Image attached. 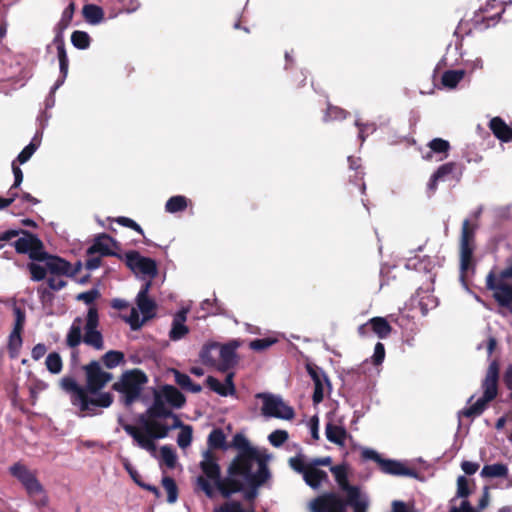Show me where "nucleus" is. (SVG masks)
<instances>
[{
    "mask_svg": "<svg viewBox=\"0 0 512 512\" xmlns=\"http://www.w3.org/2000/svg\"><path fill=\"white\" fill-rule=\"evenodd\" d=\"M153 403L147 411L137 417V424L122 423L123 430L135 443L153 456L156 454L155 440L168 436L171 430L181 426L173 409L185 403L184 395L174 386L164 385L154 390Z\"/></svg>",
    "mask_w": 512,
    "mask_h": 512,
    "instance_id": "f257e3e1",
    "label": "nucleus"
},
{
    "mask_svg": "<svg viewBox=\"0 0 512 512\" xmlns=\"http://www.w3.org/2000/svg\"><path fill=\"white\" fill-rule=\"evenodd\" d=\"M84 369L86 387L78 385L72 377H63L60 387L70 395L72 405L82 416H91L97 414L99 408H107L112 404V395L100 392L112 380V374L104 371L97 361H92Z\"/></svg>",
    "mask_w": 512,
    "mask_h": 512,
    "instance_id": "f03ea898",
    "label": "nucleus"
},
{
    "mask_svg": "<svg viewBox=\"0 0 512 512\" xmlns=\"http://www.w3.org/2000/svg\"><path fill=\"white\" fill-rule=\"evenodd\" d=\"M340 489L346 493L343 500L336 493L323 494L310 502L311 512H366L369 499L357 486L348 483L347 472L344 466L337 465L330 468Z\"/></svg>",
    "mask_w": 512,
    "mask_h": 512,
    "instance_id": "7ed1b4c3",
    "label": "nucleus"
},
{
    "mask_svg": "<svg viewBox=\"0 0 512 512\" xmlns=\"http://www.w3.org/2000/svg\"><path fill=\"white\" fill-rule=\"evenodd\" d=\"M200 467L205 477L199 476L197 478V484L209 498L214 496V489L209 481L213 483L225 498H229L232 494L240 492L245 486H253L249 480L242 478V473L233 463L229 466L227 477L222 479L217 458L210 450L203 452Z\"/></svg>",
    "mask_w": 512,
    "mask_h": 512,
    "instance_id": "20e7f679",
    "label": "nucleus"
},
{
    "mask_svg": "<svg viewBox=\"0 0 512 512\" xmlns=\"http://www.w3.org/2000/svg\"><path fill=\"white\" fill-rule=\"evenodd\" d=\"M232 446L240 451L232 463L240 470L242 478L249 480L253 486L263 483L268 477L267 467L248 440L242 434H236Z\"/></svg>",
    "mask_w": 512,
    "mask_h": 512,
    "instance_id": "39448f33",
    "label": "nucleus"
},
{
    "mask_svg": "<svg viewBox=\"0 0 512 512\" xmlns=\"http://www.w3.org/2000/svg\"><path fill=\"white\" fill-rule=\"evenodd\" d=\"M150 287V281L143 284L135 299L137 307H131L130 313L124 316V320L133 330L141 328L146 321L155 315L156 303L148 295Z\"/></svg>",
    "mask_w": 512,
    "mask_h": 512,
    "instance_id": "423d86ee",
    "label": "nucleus"
},
{
    "mask_svg": "<svg viewBox=\"0 0 512 512\" xmlns=\"http://www.w3.org/2000/svg\"><path fill=\"white\" fill-rule=\"evenodd\" d=\"M497 382H498V365L492 362L487 370L486 377L483 381L482 387L484 390L483 396L478 398L469 407L460 412V416L475 417L480 415L486 407V404L493 400L497 395Z\"/></svg>",
    "mask_w": 512,
    "mask_h": 512,
    "instance_id": "0eeeda50",
    "label": "nucleus"
},
{
    "mask_svg": "<svg viewBox=\"0 0 512 512\" xmlns=\"http://www.w3.org/2000/svg\"><path fill=\"white\" fill-rule=\"evenodd\" d=\"M487 288L494 292V297L502 306H512V259L498 275L490 272L486 278Z\"/></svg>",
    "mask_w": 512,
    "mask_h": 512,
    "instance_id": "6e6552de",
    "label": "nucleus"
},
{
    "mask_svg": "<svg viewBox=\"0 0 512 512\" xmlns=\"http://www.w3.org/2000/svg\"><path fill=\"white\" fill-rule=\"evenodd\" d=\"M146 382V375L135 369L123 373L121 378L113 384V388L121 394L125 405H130L139 398Z\"/></svg>",
    "mask_w": 512,
    "mask_h": 512,
    "instance_id": "1a4fd4ad",
    "label": "nucleus"
},
{
    "mask_svg": "<svg viewBox=\"0 0 512 512\" xmlns=\"http://www.w3.org/2000/svg\"><path fill=\"white\" fill-rule=\"evenodd\" d=\"M475 229L476 226L471 225L468 219L463 221L460 239V279L466 288L465 278L473 269Z\"/></svg>",
    "mask_w": 512,
    "mask_h": 512,
    "instance_id": "9d476101",
    "label": "nucleus"
},
{
    "mask_svg": "<svg viewBox=\"0 0 512 512\" xmlns=\"http://www.w3.org/2000/svg\"><path fill=\"white\" fill-rule=\"evenodd\" d=\"M125 263L129 269L140 279L152 281L157 275L156 262L148 257L142 256L137 251H129L124 255Z\"/></svg>",
    "mask_w": 512,
    "mask_h": 512,
    "instance_id": "9b49d317",
    "label": "nucleus"
},
{
    "mask_svg": "<svg viewBox=\"0 0 512 512\" xmlns=\"http://www.w3.org/2000/svg\"><path fill=\"white\" fill-rule=\"evenodd\" d=\"M256 398L262 400L261 412L266 417L290 420L294 417L292 407L284 403L281 397L270 393H258Z\"/></svg>",
    "mask_w": 512,
    "mask_h": 512,
    "instance_id": "f8f14e48",
    "label": "nucleus"
},
{
    "mask_svg": "<svg viewBox=\"0 0 512 512\" xmlns=\"http://www.w3.org/2000/svg\"><path fill=\"white\" fill-rule=\"evenodd\" d=\"M98 312L95 308L90 307L85 318L83 342L96 350L104 348L103 337L98 326Z\"/></svg>",
    "mask_w": 512,
    "mask_h": 512,
    "instance_id": "ddd939ff",
    "label": "nucleus"
},
{
    "mask_svg": "<svg viewBox=\"0 0 512 512\" xmlns=\"http://www.w3.org/2000/svg\"><path fill=\"white\" fill-rule=\"evenodd\" d=\"M461 176V171L458 165L454 162H449L441 165L431 176L427 187L431 192H435L437 183L439 181L456 180L458 181Z\"/></svg>",
    "mask_w": 512,
    "mask_h": 512,
    "instance_id": "4468645a",
    "label": "nucleus"
},
{
    "mask_svg": "<svg viewBox=\"0 0 512 512\" xmlns=\"http://www.w3.org/2000/svg\"><path fill=\"white\" fill-rule=\"evenodd\" d=\"M14 247L18 253H29L33 260L43 257L44 251L41 249V242L30 233H24L22 237L18 238L14 242Z\"/></svg>",
    "mask_w": 512,
    "mask_h": 512,
    "instance_id": "2eb2a0df",
    "label": "nucleus"
},
{
    "mask_svg": "<svg viewBox=\"0 0 512 512\" xmlns=\"http://www.w3.org/2000/svg\"><path fill=\"white\" fill-rule=\"evenodd\" d=\"M37 261L45 263L49 275H74L71 264L60 257L43 252V257Z\"/></svg>",
    "mask_w": 512,
    "mask_h": 512,
    "instance_id": "dca6fc26",
    "label": "nucleus"
},
{
    "mask_svg": "<svg viewBox=\"0 0 512 512\" xmlns=\"http://www.w3.org/2000/svg\"><path fill=\"white\" fill-rule=\"evenodd\" d=\"M307 371L314 382L313 402L314 404H319L324 399L325 386L329 385L328 379L318 367L308 365Z\"/></svg>",
    "mask_w": 512,
    "mask_h": 512,
    "instance_id": "f3484780",
    "label": "nucleus"
},
{
    "mask_svg": "<svg viewBox=\"0 0 512 512\" xmlns=\"http://www.w3.org/2000/svg\"><path fill=\"white\" fill-rule=\"evenodd\" d=\"M368 327H371L372 331L380 338H387L392 331L391 325L383 317H374L368 320L365 324L358 328V333L361 336H367Z\"/></svg>",
    "mask_w": 512,
    "mask_h": 512,
    "instance_id": "a211bd4d",
    "label": "nucleus"
},
{
    "mask_svg": "<svg viewBox=\"0 0 512 512\" xmlns=\"http://www.w3.org/2000/svg\"><path fill=\"white\" fill-rule=\"evenodd\" d=\"M234 373L230 372L226 375L223 382L215 377L209 376L206 379L207 386L220 396L227 397L233 396L236 393V388L233 383Z\"/></svg>",
    "mask_w": 512,
    "mask_h": 512,
    "instance_id": "6ab92c4d",
    "label": "nucleus"
},
{
    "mask_svg": "<svg viewBox=\"0 0 512 512\" xmlns=\"http://www.w3.org/2000/svg\"><path fill=\"white\" fill-rule=\"evenodd\" d=\"M236 346L223 345L219 346L216 357V368L220 371H226L233 367L236 363Z\"/></svg>",
    "mask_w": 512,
    "mask_h": 512,
    "instance_id": "aec40b11",
    "label": "nucleus"
},
{
    "mask_svg": "<svg viewBox=\"0 0 512 512\" xmlns=\"http://www.w3.org/2000/svg\"><path fill=\"white\" fill-rule=\"evenodd\" d=\"M115 248L116 241L112 237L102 234L98 236L94 240L93 244L88 248V254L92 255L98 253L101 256L114 255Z\"/></svg>",
    "mask_w": 512,
    "mask_h": 512,
    "instance_id": "412c9836",
    "label": "nucleus"
},
{
    "mask_svg": "<svg viewBox=\"0 0 512 512\" xmlns=\"http://www.w3.org/2000/svg\"><path fill=\"white\" fill-rule=\"evenodd\" d=\"M187 313L188 310L183 308L174 315L172 327L169 332L171 340L178 341L189 333V328L185 325Z\"/></svg>",
    "mask_w": 512,
    "mask_h": 512,
    "instance_id": "4be33fe9",
    "label": "nucleus"
},
{
    "mask_svg": "<svg viewBox=\"0 0 512 512\" xmlns=\"http://www.w3.org/2000/svg\"><path fill=\"white\" fill-rule=\"evenodd\" d=\"M54 42L57 47V56L59 60L61 78L52 87V93H54L64 83V80L68 73L69 63L63 40L58 36L55 38Z\"/></svg>",
    "mask_w": 512,
    "mask_h": 512,
    "instance_id": "5701e85b",
    "label": "nucleus"
},
{
    "mask_svg": "<svg viewBox=\"0 0 512 512\" xmlns=\"http://www.w3.org/2000/svg\"><path fill=\"white\" fill-rule=\"evenodd\" d=\"M430 151L423 156L426 160H433V155H436L435 161L439 162L444 160L447 157L448 150L450 148V144L448 141L435 138L431 140L428 144Z\"/></svg>",
    "mask_w": 512,
    "mask_h": 512,
    "instance_id": "b1692460",
    "label": "nucleus"
},
{
    "mask_svg": "<svg viewBox=\"0 0 512 512\" xmlns=\"http://www.w3.org/2000/svg\"><path fill=\"white\" fill-rule=\"evenodd\" d=\"M325 435L329 442L339 446H344L347 439V431L342 425L329 421L325 427Z\"/></svg>",
    "mask_w": 512,
    "mask_h": 512,
    "instance_id": "393cba45",
    "label": "nucleus"
},
{
    "mask_svg": "<svg viewBox=\"0 0 512 512\" xmlns=\"http://www.w3.org/2000/svg\"><path fill=\"white\" fill-rule=\"evenodd\" d=\"M85 319L77 317L73 320L71 327L66 336V343L69 347L74 348L83 341L82 330L84 329Z\"/></svg>",
    "mask_w": 512,
    "mask_h": 512,
    "instance_id": "a878e982",
    "label": "nucleus"
},
{
    "mask_svg": "<svg viewBox=\"0 0 512 512\" xmlns=\"http://www.w3.org/2000/svg\"><path fill=\"white\" fill-rule=\"evenodd\" d=\"M381 470L386 474L398 476H414L413 470L406 467L404 463L396 460H384L380 462Z\"/></svg>",
    "mask_w": 512,
    "mask_h": 512,
    "instance_id": "bb28decb",
    "label": "nucleus"
},
{
    "mask_svg": "<svg viewBox=\"0 0 512 512\" xmlns=\"http://www.w3.org/2000/svg\"><path fill=\"white\" fill-rule=\"evenodd\" d=\"M303 479L312 489H318L323 483L328 481V474L319 468L309 466L303 475Z\"/></svg>",
    "mask_w": 512,
    "mask_h": 512,
    "instance_id": "cd10ccee",
    "label": "nucleus"
},
{
    "mask_svg": "<svg viewBox=\"0 0 512 512\" xmlns=\"http://www.w3.org/2000/svg\"><path fill=\"white\" fill-rule=\"evenodd\" d=\"M493 134L503 142L512 140V129L500 118L494 117L489 122Z\"/></svg>",
    "mask_w": 512,
    "mask_h": 512,
    "instance_id": "c85d7f7f",
    "label": "nucleus"
},
{
    "mask_svg": "<svg viewBox=\"0 0 512 512\" xmlns=\"http://www.w3.org/2000/svg\"><path fill=\"white\" fill-rule=\"evenodd\" d=\"M508 466L503 463L484 465L480 475L482 478H505L508 476Z\"/></svg>",
    "mask_w": 512,
    "mask_h": 512,
    "instance_id": "c756f323",
    "label": "nucleus"
},
{
    "mask_svg": "<svg viewBox=\"0 0 512 512\" xmlns=\"http://www.w3.org/2000/svg\"><path fill=\"white\" fill-rule=\"evenodd\" d=\"M82 13L86 22L91 25L100 24L104 19L103 9L95 4L84 5Z\"/></svg>",
    "mask_w": 512,
    "mask_h": 512,
    "instance_id": "7c9ffc66",
    "label": "nucleus"
},
{
    "mask_svg": "<svg viewBox=\"0 0 512 512\" xmlns=\"http://www.w3.org/2000/svg\"><path fill=\"white\" fill-rule=\"evenodd\" d=\"M188 206V199L182 195H176L169 198L165 204V210L168 213H177L184 211Z\"/></svg>",
    "mask_w": 512,
    "mask_h": 512,
    "instance_id": "2f4dec72",
    "label": "nucleus"
},
{
    "mask_svg": "<svg viewBox=\"0 0 512 512\" xmlns=\"http://www.w3.org/2000/svg\"><path fill=\"white\" fill-rule=\"evenodd\" d=\"M219 345L217 343H210L205 345L201 352L200 358L205 365L216 366V357Z\"/></svg>",
    "mask_w": 512,
    "mask_h": 512,
    "instance_id": "473e14b6",
    "label": "nucleus"
},
{
    "mask_svg": "<svg viewBox=\"0 0 512 512\" xmlns=\"http://www.w3.org/2000/svg\"><path fill=\"white\" fill-rule=\"evenodd\" d=\"M464 76V70L445 71L442 75V84L449 89H453L464 78Z\"/></svg>",
    "mask_w": 512,
    "mask_h": 512,
    "instance_id": "72a5a7b5",
    "label": "nucleus"
},
{
    "mask_svg": "<svg viewBox=\"0 0 512 512\" xmlns=\"http://www.w3.org/2000/svg\"><path fill=\"white\" fill-rule=\"evenodd\" d=\"M41 143V137L38 135H35L32 141L19 153L17 157V161L20 164L26 163L32 155L35 153V151L38 149L39 145Z\"/></svg>",
    "mask_w": 512,
    "mask_h": 512,
    "instance_id": "f704fd0d",
    "label": "nucleus"
},
{
    "mask_svg": "<svg viewBox=\"0 0 512 512\" xmlns=\"http://www.w3.org/2000/svg\"><path fill=\"white\" fill-rule=\"evenodd\" d=\"M208 445L210 448L227 449L224 432L221 429H213L208 436Z\"/></svg>",
    "mask_w": 512,
    "mask_h": 512,
    "instance_id": "c9c22d12",
    "label": "nucleus"
},
{
    "mask_svg": "<svg viewBox=\"0 0 512 512\" xmlns=\"http://www.w3.org/2000/svg\"><path fill=\"white\" fill-rule=\"evenodd\" d=\"M21 346H22L21 333H18L17 331H12L10 333L9 339H8V351H9V355L12 359H15L18 357Z\"/></svg>",
    "mask_w": 512,
    "mask_h": 512,
    "instance_id": "e433bc0d",
    "label": "nucleus"
},
{
    "mask_svg": "<svg viewBox=\"0 0 512 512\" xmlns=\"http://www.w3.org/2000/svg\"><path fill=\"white\" fill-rule=\"evenodd\" d=\"M71 42L77 49H87L90 46L91 38L87 32L74 31L71 35Z\"/></svg>",
    "mask_w": 512,
    "mask_h": 512,
    "instance_id": "4c0bfd02",
    "label": "nucleus"
},
{
    "mask_svg": "<svg viewBox=\"0 0 512 512\" xmlns=\"http://www.w3.org/2000/svg\"><path fill=\"white\" fill-rule=\"evenodd\" d=\"M289 465L294 471L304 475L305 471H307L310 466V460L303 454H298L289 459Z\"/></svg>",
    "mask_w": 512,
    "mask_h": 512,
    "instance_id": "58836bf2",
    "label": "nucleus"
},
{
    "mask_svg": "<svg viewBox=\"0 0 512 512\" xmlns=\"http://www.w3.org/2000/svg\"><path fill=\"white\" fill-rule=\"evenodd\" d=\"M45 364L47 370L52 374H59L62 371V359L56 352L48 354Z\"/></svg>",
    "mask_w": 512,
    "mask_h": 512,
    "instance_id": "ea45409f",
    "label": "nucleus"
},
{
    "mask_svg": "<svg viewBox=\"0 0 512 512\" xmlns=\"http://www.w3.org/2000/svg\"><path fill=\"white\" fill-rule=\"evenodd\" d=\"M385 359V347L381 342L376 343L374 353L370 360H366L364 364L371 362L376 367V372L379 373L378 366H380Z\"/></svg>",
    "mask_w": 512,
    "mask_h": 512,
    "instance_id": "a19ab883",
    "label": "nucleus"
},
{
    "mask_svg": "<svg viewBox=\"0 0 512 512\" xmlns=\"http://www.w3.org/2000/svg\"><path fill=\"white\" fill-rule=\"evenodd\" d=\"M11 474L16 477L22 485L27 482V480L33 476L34 473H32L27 467H25L22 464H14L10 468Z\"/></svg>",
    "mask_w": 512,
    "mask_h": 512,
    "instance_id": "79ce46f5",
    "label": "nucleus"
},
{
    "mask_svg": "<svg viewBox=\"0 0 512 512\" xmlns=\"http://www.w3.org/2000/svg\"><path fill=\"white\" fill-rule=\"evenodd\" d=\"M181 431L177 438V444L180 448L185 449L190 446L192 441V428L189 425H183L181 423Z\"/></svg>",
    "mask_w": 512,
    "mask_h": 512,
    "instance_id": "37998d69",
    "label": "nucleus"
},
{
    "mask_svg": "<svg viewBox=\"0 0 512 512\" xmlns=\"http://www.w3.org/2000/svg\"><path fill=\"white\" fill-rule=\"evenodd\" d=\"M162 485L167 492V501L169 503L176 502L178 493L175 481L170 477H164L162 480Z\"/></svg>",
    "mask_w": 512,
    "mask_h": 512,
    "instance_id": "c03bdc74",
    "label": "nucleus"
},
{
    "mask_svg": "<svg viewBox=\"0 0 512 512\" xmlns=\"http://www.w3.org/2000/svg\"><path fill=\"white\" fill-rule=\"evenodd\" d=\"M160 452L162 461L165 463V465L168 468H174L177 461V456L174 449L170 446L165 445L161 447Z\"/></svg>",
    "mask_w": 512,
    "mask_h": 512,
    "instance_id": "a18cd8bd",
    "label": "nucleus"
},
{
    "mask_svg": "<svg viewBox=\"0 0 512 512\" xmlns=\"http://www.w3.org/2000/svg\"><path fill=\"white\" fill-rule=\"evenodd\" d=\"M23 486L30 496H37L43 494L44 492L43 486L40 484L34 474L27 480L26 483L23 484Z\"/></svg>",
    "mask_w": 512,
    "mask_h": 512,
    "instance_id": "49530a36",
    "label": "nucleus"
},
{
    "mask_svg": "<svg viewBox=\"0 0 512 512\" xmlns=\"http://www.w3.org/2000/svg\"><path fill=\"white\" fill-rule=\"evenodd\" d=\"M123 357L121 352L111 350L103 356V362L107 368H114L121 363Z\"/></svg>",
    "mask_w": 512,
    "mask_h": 512,
    "instance_id": "de8ad7c7",
    "label": "nucleus"
},
{
    "mask_svg": "<svg viewBox=\"0 0 512 512\" xmlns=\"http://www.w3.org/2000/svg\"><path fill=\"white\" fill-rule=\"evenodd\" d=\"M214 512H255L253 510H244L242 504L236 501H227L214 509Z\"/></svg>",
    "mask_w": 512,
    "mask_h": 512,
    "instance_id": "09e8293b",
    "label": "nucleus"
},
{
    "mask_svg": "<svg viewBox=\"0 0 512 512\" xmlns=\"http://www.w3.org/2000/svg\"><path fill=\"white\" fill-rule=\"evenodd\" d=\"M28 269L31 273V278L34 281H41L48 274L45 264L41 265V264H37V263H31L28 265Z\"/></svg>",
    "mask_w": 512,
    "mask_h": 512,
    "instance_id": "8fccbe9b",
    "label": "nucleus"
},
{
    "mask_svg": "<svg viewBox=\"0 0 512 512\" xmlns=\"http://www.w3.org/2000/svg\"><path fill=\"white\" fill-rule=\"evenodd\" d=\"M471 494V490L469 488L468 479L465 476H459L457 478V492L455 498H466Z\"/></svg>",
    "mask_w": 512,
    "mask_h": 512,
    "instance_id": "3c124183",
    "label": "nucleus"
},
{
    "mask_svg": "<svg viewBox=\"0 0 512 512\" xmlns=\"http://www.w3.org/2000/svg\"><path fill=\"white\" fill-rule=\"evenodd\" d=\"M276 342H277V338L268 337V338L253 340V341L250 342L249 346H250V348L252 350L262 351V350H265V349L269 348L270 346H272Z\"/></svg>",
    "mask_w": 512,
    "mask_h": 512,
    "instance_id": "603ef678",
    "label": "nucleus"
},
{
    "mask_svg": "<svg viewBox=\"0 0 512 512\" xmlns=\"http://www.w3.org/2000/svg\"><path fill=\"white\" fill-rule=\"evenodd\" d=\"M437 299L433 295H427L422 297L419 301V306L422 315H426L428 311L437 306Z\"/></svg>",
    "mask_w": 512,
    "mask_h": 512,
    "instance_id": "864d4df0",
    "label": "nucleus"
},
{
    "mask_svg": "<svg viewBox=\"0 0 512 512\" xmlns=\"http://www.w3.org/2000/svg\"><path fill=\"white\" fill-rule=\"evenodd\" d=\"M268 439L273 446L279 447L288 439V433L285 430H275Z\"/></svg>",
    "mask_w": 512,
    "mask_h": 512,
    "instance_id": "5fc2aeb1",
    "label": "nucleus"
},
{
    "mask_svg": "<svg viewBox=\"0 0 512 512\" xmlns=\"http://www.w3.org/2000/svg\"><path fill=\"white\" fill-rule=\"evenodd\" d=\"M346 118V112L339 107H329L327 109L325 120H342Z\"/></svg>",
    "mask_w": 512,
    "mask_h": 512,
    "instance_id": "6e6d98bb",
    "label": "nucleus"
},
{
    "mask_svg": "<svg viewBox=\"0 0 512 512\" xmlns=\"http://www.w3.org/2000/svg\"><path fill=\"white\" fill-rule=\"evenodd\" d=\"M66 275H50L48 278V285L52 290H60L66 286V281L64 280Z\"/></svg>",
    "mask_w": 512,
    "mask_h": 512,
    "instance_id": "4d7b16f0",
    "label": "nucleus"
},
{
    "mask_svg": "<svg viewBox=\"0 0 512 512\" xmlns=\"http://www.w3.org/2000/svg\"><path fill=\"white\" fill-rule=\"evenodd\" d=\"M355 125L359 128V138L361 141H364L366 136L369 133H372L375 131V125L374 124H361L359 119L355 120Z\"/></svg>",
    "mask_w": 512,
    "mask_h": 512,
    "instance_id": "13d9d810",
    "label": "nucleus"
},
{
    "mask_svg": "<svg viewBox=\"0 0 512 512\" xmlns=\"http://www.w3.org/2000/svg\"><path fill=\"white\" fill-rule=\"evenodd\" d=\"M116 222L124 227H128L135 230L139 234H143V229L140 227V225H138L134 220L128 217H118L116 219Z\"/></svg>",
    "mask_w": 512,
    "mask_h": 512,
    "instance_id": "bf43d9fd",
    "label": "nucleus"
},
{
    "mask_svg": "<svg viewBox=\"0 0 512 512\" xmlns=\"http://www.w3.org/2000/svg\"><path fill=\"white\" fill-rule=\"evenodd\" d=\"M15 314V323L12 331H17L21 333L23 330L24 322H25V314L21 311L20 308L14 309Z\"/></svg>",
    "mask_w": 512,
    "mask_h": 512,
    "instance_id": "052dcab7",
    "label": "nucleus"
},
{
    "mask_svg": "<svg viewBox=\"0 0 512 512\" xmlns=\"http://www.w3.org/2000/svg\"><path fill=\"white\" fill-rule=\"evenodd\" d=\"M475 509L468 500H463L459 507L452 506L448 512H479Z\"/></svg>",
    "mask_w": 512,
    "mask_h": 512,
    "instance_id": "680f3d73",
    "label": "nucleus"
},
{
    "mask_svg": "<svg viewBox=\"0 0 512 512\" xmlns=\"http://www.w3.org/2000/svg\"><path fill=\"white\" fill-rule=\"evenodd\" d=\"M97 296H98V291L93 289V290H89V291L78 294L77 299L85 302L86 304H91L92 302H94V300L97 298Z\"/></svg>",
    "mask_w": 512,
    "mask_h": 512,
    "instance_id": "e2e57ef3",
    "label": "nucleus"
},
{
    "mask_svg": "<svg viewBox=\"0 0 512 512\" xmlns=\"http://www.w3.org/2000/svg\"><path fill=\"white\" fill-rule=\"evenodd\" d=\"M361 455L364 459L367 460H373L377 462L380 465V462L382 461V458L380 455L373 449L370 448H363L361 451Z\"/></svg>",
    "mask_w": 512,
    "mask_h": 512,
    "instance_id": "0e129e2a",
    "label": "nucleus"
},
{
    "mask_svg": "<svg viewBox=\"0 0 512 512\" xmlns=\"http://www.w3.org/2000/svg\"><path fill=\"white\" fill-rule=\"evenodd\" d=\"M47 352V348L44 344L42 343H38L36 344L32 351H31V356L34 360H40Z\"/></svg>",
    "mask_w": 512,
    "mask_h": 512,
    "instance_id": "69168bd1",
    "label": "nucleus"
},
{
    "mask_svg": "<svg viewBox=\"0 0 512 512\" xmlns=\"http://www.w3.org/2000/svg\"><path fill=\"white\" fill-rule=\"evenodd\" d=\"M175 381L184 389H187L192 382L191 378L187 374H183L180 372L175 373Z\"/></svg>",
    "mask_w": 512,
    "mask_h": 512,
    "instance_id": "338daca9",
    "label": "nucleus"
},
{
    "mask_svg": "<svg viewBox=\"0 0 512 512\" xmlns=\"http://www.w3.org/2000/svg\"><path fill=\"white\" fill-rule=\"evenodd\" d=\"M391 512H416L413 508L408 507L402 501H393L392 503V511Z\"/></svg>",
    "mask_w": 512,
    "mask_h": 512,
    "instance_id": "774afa93",
    "label": "nucleus"
}]
</instances>
